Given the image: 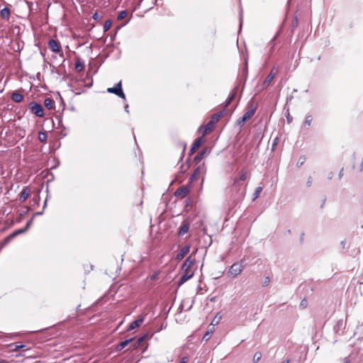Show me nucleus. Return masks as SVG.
I'll list each match as a JSON object with an SVG mask.
<instances>
[{
    "label": "nucleus",
    "instance_id": "f257e3e1",
    "mask_svg": "<svg viewBox=\"0 0 363 363\" xmlns=\"http://www.w3.org/2000/svg\"><path fill=\"white\" fill-rule=\"evenodd\" d=\"M194 264V259H192L191 258V256L188 257L186 259L184 264H182V269L184 274H182L179 279V285L183 284L194 276V271L192 269Z\"/></svg>",
    "mask_w": 363,
    "mask_h": 363
},
{
    "label": "nucleus",
    "instance_id": "f03ea898",
    "mask_svg": "<svg viewBox=\"0 0 363 363\" xmlns=\"http://www.w3.org/2000/svg\"><path fill=\"white\" fill-rule=\"evenodd\" d=\"M244 269V265L242 262H235L231 265L230 269L228 271V275L230 277L235 278L238 277Z\"/></svg>",
    "mask_w": 363,
    "mask_h": 363
},
{
    "label": "nucleus",
    "instance_id": "7ed1b4c3",
    "mask_svg": "<svg viewBox=\"0 0 363 363\" xmlns=\"http://www.w3.org/2000/svg\"><path fill=\"white\" fill-rule=\"evenodd\" d=\"M28 107H29L30 111L33 113H34L35 116H37L38 117H43V116H44L43 108V106L40 104L33 101L29 104Z\"/></svg>",
    "mask_w": 363,
    "mask_h": 363
},
{
    "label": "nucleus",
    "instance_id": "20e7f679",
    "mask_svg": "<svg viewBox=\"0 0 363 363\" xmlns=\"http://www.w3.org/2000/svg\"><path fill=\"white\" fill-rule=\"evenodd\" d=\"M107 91L108 93L114 94L116 96L121 97L123 99L125 100V96L122 89L121 82L117 83L114 87L108 88Z\"/></svg>",
    "mask_w": 363,
    "mask_h": 363
},
{
    "label": "nucleus",
    "instance_id": "39448f33",
    "mask_svg": "<svg viewBox=\"0 0 363 363\" xmlns=\"http://www.w3.org/2000/svg\"><path fill=\"white\" fill-rule=\"evenodd\" d=\"M206 171V169L204 164H200L194 169L193 174L191 175L189 184H191L194 180L197 179L200 174H204Z\"/></svg>",
    "mask_w": 363,
    "mask_h": 363
},
{
    "label": "nucleus",
    "instance_id": "423d86ee",
    "mask_svg": "<svg viewBox=\"0 0 363 363\" xmlns=\"http://www.w3.org/2000/svg\"><path fill=\"white\" fill-rule=\"evenodd\" d=\"M191 184L186 186H182L174 191V196L179 199H184L189 192Z\"/></svg>",
    "mask_w": 363,
    "mask_h": 363
},
{
    "label": "nucleus",
    "instance_id": "0eeeda50",
    "mask_svg": "<svg viewBox=\"0 0 363 363\" xmlns=\"http://www.w3.org/2000/svg\"><path fill=\"white\" fill-rule=\"evenodd\" d=\"M255 113V108H252L247 110L244 113L242 117L240 119L239 123H244L246 121H247L248 120H250L254 116Z\"/></svg>",
    "mask_w": 363,
    "mask_h": 363
},
{
    "label": "nucleus",
    "instance_id": "6e6552de",
    "mask_svg": "<svg viewBox=\"0 0 363 363\" xmlns=\"http://www.w3.org/2000/svg\"><path fill=\"white\" fill-rule=\"evenodd\" d=\"M23 231V230L15 231L13 233H11V235H9V236H7L6 238H5L4 240L2 241V242L1 243L0 250L2 247H4V246H6V245H8L11 242V240H13L16 235L21 233Z\"/></svg>",
    "mask_w": 363,
    "mask_h": 363
},
{
    "label": "nucleus",
    "instance_id": "1a4fd4ad",
    "mask_svg": "<svg viewBox=\"0 0 363 363\" xmlns=\"http://www.w3.org/2000/svg\"><path fill=\"white\" fill-rule=\"evenodd\" d=\"M144 321V317L140 316L137 320L133 321L128 326V330H134L140 327Z\"/></svg>",
    "mask_w": 363,
    "mask_h": 363
},
{
    "label": "nucleus",
    "instance_id": "9d476101",
    "mask_svg": "<svg viewBox=\"0 0 363 363\" xmlns=\"http://www.w3.org/2000/svg\"><path fill=\"white\" fill-rule=\"evenodd\" d=\"M48 47L54 52L57 53L60 51V46L59 43L53 39L49 40Z\"/></svg>",
    "mask_w": 363,
    "mask_h": 363
},
{
    "label": "nucleus",
    "instance_id": "9b49d317",
    "mask_svg": "<svg viewBox=\"0 0 363 363\" xmlns=\"http://www.w3.org/2000/svg\"><path fill=\"white\" fill-rule=\"evenodd\" d=\"M275 74H276V73L274 72V70L272 69L270 72V73L268 74V76L267 77V78L265 79V80L264 81V82L262 84L263 89H266L269 86V84L274 79Z\"/></svg>",
    "mask_w": 363,
    "mask_h": 363
},
{
    "label": "nucleus",
    "instance_id": "f8f14e48",
    "mask_svg": "<svg viewBox=\"0 0 363 363\" xmlns=\"http://www.w3.org/2000/svg\"><path fill=\"white\" fill-rule=\"evenodd\" d=\"M190 250V246L186 245L182 248L179 252L177 255L176 259L179 261L182 260L189 252Z\"/></svg>",
    "mask_w": 363,
    "mask_h": 363
},
{
    "label": "nucleus",
    "instance_id": "ddd939ff",
    "mask_svg": "<svg viewBox=\"0 0 363 363\" xmlns=\"http://www.w3.org/2000/svg\"><path fill=\"white\" fill-rule=\"evenodd\" d=\"M30 190L28 186L23 188L22 191L20 194L19 199L21 202H24L27 200L30 195Z\"/></svg>",
    "mask_w": 363,
    "mask_h": 363
},
{
    "label": "nucleus",
    "instance_id": "4468645a",
    "mask_svg": "<svg viewBox=\"0 0 363 363\" xmlns=\"http://www.w3.org/2000/svg\"><path fill=\"white\" fill-rule=\"evenodd\" d=\"M190 225L188 222H183L179 230V235H184L189 230Z\"/></svg>",
    "mask_w": 363,
    "mask_h": 363
},
{
    "label": "nucleus",
    "instance_id": "2eb2a0df",
    "mask_svg": "<svg viewBox=\"0 0 363 363\" xmlns=\"http://www.w3.org/2000/svg\"><path fill=\"white\" fill-rule=\"evenodd\" d=\"M203 140L202 138H197L194 142V143L192 144L191 145V147L190 149V152L191 153H193L195 152V150L196 149H198L201 145V144L203 143Z\"/></svg>",
    "mask_w": 363,
    "mask_h": 363
},
{
    "label": "nucleus",
    "instance_id": "dca6fc26",
    "mask_svg": "<svg viewBox=\"0 0 363 363\" xmlns=\"http://www.w3.org/2000/svg\"><path fill=\"white\" fill-rule=\"evenodd\" d=\"M23 95L18 91L13 92L11 95V99L17 103L21 102L23 100Z\"/></svg>",
    "mask_w": 363,
    "mask_h": 363
},
{
    "label": "nucleus",
    "instance_id": "f3484780",
    "mask_svg": "<svg viewBox=\"0 0 363 363\" xmlns=\"http://www.w3.org/2000/svg\"><path fill=\"white\" fill-rule=\"evenodd\" d=\"M242 186V183L238 179V178L233 179V189H235L236 192H239L240 191L241 186Z\"/></svg>",
    "mask_w": 363,
    "mask_h": 363
},
{
    "label": "nucleus",
    "instance_id": "a211bd4d",
    "mask_svg": "<svg viewBox=\"0 0 363 363\" xmlns=\"http://www.w3.org/2000/svg\"><path fill=\"white\" fill-rule=\"evenodd\" d=\"M44 105L48 109L51 110L54 108V101L51 98H46L44 101Z\"/></svg>",
    "mask_w": 363,
    "mask_h": 363
},
{
    "label": "nucleus",
    "instance_id": "6ab92c4d",
    "mask_svg": "<svg viewBox=\"0 0 363 363\" xmlns=\"http://www.w3.org/2000/svg\"><path fill=\"white\" fill-rule=\"evenodd\" d=\"M213 122H211V121L204 126V131L203 134H207L208 133L211 132L214 126Z\"/></svg>",
    "mask_w": 363,
    "mask_h": 363
},
{
    "label": "nucleus",
    "instance_id": "aec40b11",
    "mask_svg": "<svg viewBox=\"0 0 363 363\" xmlns=\"http://www.w3.org/2000/svg\"><path fill=\"white\" fill-rule=\"evenodd\" d=\"M132 340L133 339H129V340H125L124 341L121 342L117 346L118 350H122L132 341Z\"/></svg>",
    "mask_w": 363,
    "mask_h": 363
},
{
    "label": "nucleus",
    "instance_id": "412c9836",
    "mask_svg": "<svg viewBox=\"0 0 363 363\" xmlns=\"http://www.w3.org/2000/svg\"><path fill=\"white\" fill-rule=\"evenodd\" d=\"M1 16L4 19H9L10 17V10L8 8H4L1 11Z\"/></svg>",
    "mask_w": 363,
    "mask_h": 363
},
{
    "label": "nucleus",
    "instance_id": "4be33fe9",
    "mask_svg": "<svg viewBox=\"0 0 363 363\" xmlns=\"http://www.w3.org/2000/svg\"><path fill=\"white\" fill-rule=\"evenodd\" d=\"M223 116V113L222 112H219V113H215L212 116L211 118V122H213V123H216L219 120L220 118Z\"/></svg>",
    "mask_w": 363,
    "mask_h": 363
},
{
    "label": "nucleus",
    "instance_id": "5701e85b",
    "mask_svg": "<svg viewBox=\"0 0 363 363\" xmlns=\"http://www.w3.org/2000/svg\"><path fill=\"white\" fill-rule=\"evenodd\" d=\"M247 178V172L245 170H242L240 172L239 177L238 178L240 182L243 183Z\"/></svg>",
    "mask_w": 363,
    "mask_h": 363
},
{
    "label": "nucleus",
    "instance_id": "b1692460",
    "mask_svg": "<svg viewBox=\"0 0 363 363\" xmlns=\"http://www.w3.org/2000/svg\"><path fill=\"white\" fill-rule=\"evenodd\" d=\"M47 133L45 132H39L38 133V140L42 143H45L47 141Z\"/></svg>",
    "mask_w": 363,
    "mask_h": 363
},
{
    "label": "nucleus",
    "instance_id": "393cba45",
    "mask_svg": "<svg viewBox=\"0 0 363 363\" xmlns=\"http://www.w3.org/2000/svg\"><path fill=\"white\" fill-rule=\"evenodd\" d=\"M262 191V187H261V186H258L255 189V191L253 194V199H252L253 201H255L259 196Z\"/></svg>",
    "mask_w": 363,
    "mask_h": 363
},
{
    "label": "nucleus",
    "instance_id": "a878e982",
    "mask_svg": "<svg viewBox=\"0 0 363 363\" xmlns=\"http://www.w3.org/2000/svg\"><path fill=\"white\" fill-rule=\"evenodd\" d=\"M204 155H205V152L203 150V151H201L200 152H199L194 157V161L196 162H200L204 157Z\"/></svg>",
    "mask_w": 363,
    "mask_h": 363
},
{
    "label": "nucleus",
    "instance_id": "bb28decb",
    "mask_svg": "<svg viewBox=\"0 0 363 363\" xmlns=\"http://www.w3.org/2000/svg\"><path fill=\"white\" fill-rule=\"evenodd\" d=\"M111 25H112V21L111 20L106 21L104 24V32L108 31L111 28Z\"/></svg>",
    "mask_w": 363,
    "mask_h": 363
},
{
    "label": "nucleus",
    "instance_id": "cd10ccee",
    "mask_svg": "<svg viewBox=\"0 0 363 363\" xmlns=\"http://www.w3.org/2000/svg\"><path fill=\"white\" fill-rule=\"evenodd\" d=\"M84 64L79 60L77 61L75 63V68L78 72L82 71L84 69Z\"/></svg>",
    "mask_w": 363,
    "mask_h": 363
},
{
    "label": "nucleus",
    "instance_id": "c85d7f7f",
    "mask_svg": "<svg viewBox=\"0 0 363 363\" xmlns=\"http://www.w3.org/2000/svg\"><path fill=\"white\" fill-rule=\"evenodd\" d=\"M128 15V11H121L119 13H118V16L117 17V19L118 21L120 20H122L124 18H125Z\"/></svg>",
    "mask_w": 363,
    "mask_h": 363
},
{
    "label": "nucleus",
    "instance_id": "c756f323",
    "mask_svg": "<svg viewBox=\"0 0 363 363\" xmlns=\"http://www.w3.org/2000/svg\"><path fill=\"white\" fill-rule=\"evenodd\" d=\"M261 357H262V353L256 352L253 357L254 363H257L261 359Z\"/></svg>",
    "mask_w": 363,
    "mask_h": 363
},
{
    "label": "nucleus",
    "instance_id": "7c9ffc66",
    "mask_svg": "<svg viewBox=\"0 0 363 363\" xmlns=\"http://www.w3.org/2000/svg\"><path fill=\"white\" fill-rule=\"evenodd\" d=\"M13 345H14V348H13V349H12V350H13V351H18V350H19L20 349H22V348H23V347H25V345H12V344H11V345H9V347H11V346H13Z\"/></svg>",
    "mask_w": 363,
    "mask_h": 363
},
{
    "label": "nucleus",
    "instance_id": "2f4dec72",
    "mask_svg": "<svg viewBox=\"0 0 363 363\" xmlns=\"http://www.w3.org/2000/svg\"><path fill=\"white\" fill-rule=\"evenodd\" d=\"M307 305H308V301L306 298H303L301 301V303H300V307L301 308H306L307 307Z\"/></svg>",
    "mask_w": 363,
    "mask_h": 363
},
{
    "label": "nucleus",
    "instance_id": "473e14b6",
    "mask_svg": "<svg viewBox=\"0 0 363 363\" xmlns=\"http://www.w3.org/2000/svg\"><path fill=\"white\" fill-rule=\"evenodd\" d=\"M312 122V116H308L305 121V124L308 126H310Z\"/></svg>",
    "mask_w": 363,
    "mask_h": 363
},
{
    "label": "nucleus",
    "instance_id": "72a5a7b5",
    "mask_svg": "<svg viewBox=\"0 0 363 363\" xmlns=\"http://www.w3.org/2000/svg\"><path fill=\"white\" fill-rule=\"evenodd\" d=\"M278 140H279V139H278L277 137L274 140V142H273V144H272V149L275 148V147L277 145Z\"/></svg>",
    "mask_w": 363,
    "mask_h": 363
},
{
    "label": "nucleus",
    "instance_id": "f704fd0d",
    "mask_svg": "<svg viewBox=\"0 0 363 363\" xmlns=\"http://www.w3.org/2000/svg\"><path fill=\"white\" fill-rule=\"evenodd\" d=\"M233 97H234V95H232L231 96H230L228 98V99L226 101V105L225 106H228L231 102V101L233 100Z\"/></svg>",
    "mask_w": 363,
    "mask_h": 363
},
{
    "label": "nucleus",
    "instance_id": "c9c22d12",
    "mask_svg": "<svg viewBox=\"0 0 363 363\" xmlns=\"http://www.w3.org/2000/svg\"><path fill=\"white\" fill-rule=\"evenodd\" d=\"M188 358L186 357H184L182 359L181 362L179 363H187Z\"/></svg>",
    "mask_w": 363,
    "mask_h": 363
},
{
    "label": "nucleus",
    "instance_id": "e433bc0d",
    "mask_svg": "<svg viewBox=\"0 0 363 363\" xmlns=\"http://www.w3.org/2000/svg\"><path fill=\"white\" fill-rule=\"evenodd\" d=\"M291 121H292V117L290 116V114H289V113H288V116H287V122H288V123H290Z\"/></svg>",
    "mask_w": 363,
    "mask_h": 363
},
{
    "label": "nucleus",
    "instance_id": "4c0bfd02",
    "mask_svg": "<svg viewBox=\"0 0 363 363\" xmlns=\"http://www.w3.org/2000/svg\"><path fill=\"white\" fill-rule=\"evenodd\" d=\"M93 18L94 20H97L99 18V15L98 14V13H95L94 15H93Z\"/></svg>",
    "mask_w": 363,
    "mask_h": 363
},
{
    "label": "nucleus",
    "instance_id": "58836bf2",
    "mask_svg": "<svg viewBox=\"0 0 363 363\" xmlns=\"http://www.w3.org/2000/svg\"><path fill=\"white\" fill-rule=\"evenodd\" d=\"M208 335H209V333L207 332L204 335H203V339H205V340H208Z\"/></svg>",
    "mask_w": 363,
    "mask_h": 363
},
{
    "label": "nucleus",
    "instance_id": "ea45409f",
    "mask_svg": "<svg viewBox=\"0 0 363 363\" xmlns=\"http://www.w3.org/2000/svg\"><path fill=\"white\" fill-rule=\"evenodd\" d=\"M344 363H350V361L348 358H345V361H344Z\"/></svg>",
    "mask_w": 363,
    "mask_h": 363
},
{
    "label": "nucleus",
    "instance_id": "a19ab883",
    "mask_svg": "<svg viewBox=\"0 0 363 363\" xmlns=\"http://www.w3.org/2000/svg\"><path fill=\"white\" fill-rule=\"evenodd\" d=\"M290 360L289 359H286L284 361H283L281 363H289Z\"/></svg>",
    "mask_w": 363,
    "mask_h": 363
},
{
    "label": "nucleus",
    "instance_id": "79ce46f5",
    "mask_svg": "<svg viewBox=\"0 0 363 363\" xmlns=\"http://www.w3.org/2000/svg\"><path fill=\"white\" fill-rule=\"evenodd\" d=\"M246 190L244 189V190L242 191L241 194L244 196L245 194Z\"/></svg>",
    "mask_w": 363,
    "mask_h": 363
},
{
    "label": "nucleus",
    "instance_id": "37998d69",
    "mask_svg": "<svg viewBox=\"0 0 363 363\" xmlns=\"http://www.w3.org/2000/svg\"><path fill=\"white\" fill-rule=\"evenodd\" d=\"M0 363H9V362L6 360H1V361H0Z\"/></svg>",
    "mask_w": 363,
    "mask_h": 363
},
{
    "label": "nucleus",
    "instance_id": "c03bdc74",
    "mask_svg": "<svg viewBox=\"0 0 363 363\" xmlns=\"http://www.w3.org/2000/svg\"><path fill=\"white\" fill-rule=\"evenodd\" d=\"M128 105H126V106H125V111H126L127 112L128 111Z\"/></svg>",
    "mask_w": 363,
    "mask_h": 363
},
{
    "label": "nucleus",
    "instance_id": "a18cd8bd",
    "mask_svg": "<svg viewBox=\"0 0 363 363\" xmlns=\"http://www.w3.org/2000/svg\"><path fill=\"white\" fill-rule=\"evenodd\" d=\"M2 337L1 333L0 332V338Z\"/></svg>",
    "mask_w": 363,
    "mask_h": 363
}]
</instances>
